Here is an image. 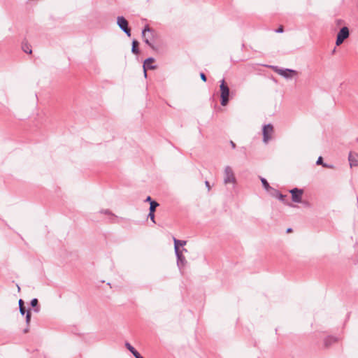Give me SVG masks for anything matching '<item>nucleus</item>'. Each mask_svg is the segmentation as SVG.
Listing matches in <instances>:
<instances>
[{
	"label": "nucleus",
	"mask_w": 358,
	"mask_h": 358,
	"mask_svg": "<svg viewBox=\"0 0 358 358\" xmlns=\"http://www.w3.org/2000/svg\"><path fill=\"white\" fill-rule=\"evenodd\" d=\"M132 355L135 358H143L137 350H136Z\"/></svg>",
	"instance_id": "obj_25"
},
{
	"label": "nucleus",
	"mask_w": 358,
	"mask_h": 358,
	"mask_svg": "<svg viewBox=\"0 0 358 358\" xmlns=\"http://www.w3.org/2000/svg\"><path fill=\"white\" fill-rule=\"evenodd\" d=\"M348 36L349 29L347 27H343L338 33L336 41V45H340L341 44H342L344 40L346 39Z\"/></svg>",
	"instance_id": "obj_6"
},
{
	"label": "nucleus",
	"mask_w": 358,
	"mask_h": 358,
	"mask_svg": "<svg viewBox=\"0 0 358 358\" xmlns=\"http://www.w3.org/2000/svg\"><path fill=\"white\" fill-rule=\"evenodd\" d=\"M348 159L350 166H358V154L350 152Z\"/></svg>",
	"instance_id": "obj_11"
},
{
	"label": "nucleus",
	"mask_w": 358,
	"mask_h": 358,
	"mask_svg": "<svg viewBox=\"0 0 358 358\" xmlns=\"http://www.w3.org/2000/svg\"><path fill=\"white\" fill-rule=\"evenodd\" d=\"M117 24L119 27L128 36H131V30L128 26L127 20L122 16H118L117 18Z\"/></svg>",
	"instance_id": "obj_4"
},
{
	"label": "nucleus",
	"mask_w": 358,
	"mask_h": 358,
	"mask_svg": "<svg viewBox=\"0 0 358 358\" xmlns=\"http://www.w3.org/2000/svg\"><path fill=\"white\" fill-rule=\"evenodd\" d=\"M19 308H20V313L22 315H24L25 314L26 310L24 306V301H22V299L19 300Z\"/></svg>",
	"instance_id": "obj_18"
},
{
	"label": "nucleus",
	"mask_w": 358,
	"mask_h": 358,
	"mask_svg": "<svg viewBox=\"0 0 358 358\" xmlns=\"http://www.w3.org/2000/svg\"><path fill=\"white\" fill-rule=\"evenodd\" d=\"M277 33H282L283 32V27L280 26L278 29L275 30Z\"/></svg>",
	"instance_id": "obj_29"
},
{
	"label": "nucleus",
	"mask_w": 358,
	"mask_h": 358,
	"mask_svg": "<svg viewBox=\"0 0 358 358\" xmlns=\"http://www.w3.org/2000/svg\"><path fill=\"white\" fill-rule=\"evenodd\" d=\"M24 333L28 332V329H25L24 330Z\"/></svg>",
	"instance_id": "obj_35"
},
{
	"label": "nucleus",
	"mask_w": 358,
	"mask_h": 358,
	"mask_svg": "<svg viewBox=\"0 0 358 358\" xmlns=\"http://www.w3.org/2000/svg\"><path fill=\"white\" fill-rule=\"evenodd\" d=\"M200 77H201V79L203 81V82H206V75L203 73H200Z\"/></svg>",
	"instance_id": "obj_28"
},
{
	"label": "nucleus",
	"mask_w": 358,
	"mask_h": 358,
	"mask_svg": "<svg viewBox=\"0 0 358 358\" xmlns=\"http://www.w3.org/2000/svg\"><path fill=\"white\" fill-rule=\"evenodd\" d=\"M125 347L128 350H129L132 354L136 350L129 343H125Z\"/></svg>",
	"instance_id": "obj_20"
},
{
	"label": "nucleus",
	"mask_w": 358,
	"mask_h": 358,
	"mask_svg": "<svg viewBox=\"0 0 358 358\" xmlns=\"http://www.w3.org/2000/svg\"><path fill=\"white\" fill-rule=\"evenodd\" d=\"M263 141L267 143L271 139L273 133V127L271 124H268L264 126L263 130Z\"/></svg>",
	"instance_id": "obj_5"
},
{
	"label": "nucleus",
	"mask_w": 358,
	"mask_h": 358,
	"mask_svg": "<svg viewBox=\"0 0 358 358\" xmlns=\"http://www.w3.org/2000/svg\"><path fill=\"white\" fill-rule=\"evenodd\" d=\"M261 182L262 183L264 188L266 191H269L270 189H272V190L273 189L271 188V187L269 185L268 182H267V180L265 178H261Z\"/></svg>",
	"instance_id": "obj_17"
},
{
	"label": "nucleus",
	"mask_w": 358,
	"mask_h": 358,
	"mask_svg": "<svg viewBox=\"0 0 358 358\" xmlns=\"http://www.w3.org/2000/svg\"><path fill=\"white\" fill-rule=\"evenodd\" d=\"M206 186L207 187L208 191L210 189V186L208 181L205 182Z\"/></svg>",
	"instance_id": "obj_32"
},
{
	"label": "nucleus",
	"mask_w": 358,
	"mask_h": 358,
	"mask_svg": "<svg viewBox=\"0 0 358 358\" xmlns=\"http://www.w3.org/2000/svg\"><path fill=\"white\" fill-rule=\"evenodd\" d=\"M138 45L139 43L136 40L132 41L131 52L134 54L138 55L139 53Z\"/></svg>",
	"instance_id": "obj_14"
},
{
	"label": "nucleus",
	"mask_w": 358,
	"mask_h": 358,
	"mask_svg": "<svg viewBox=\"0 0 358 358\" xmlns=\"http://www.w3.org/2000/svg\"><path fill=\"white\" fill-rule=\"evenodd\" d=\"M273 192L272 193V195L276 198H278L280 201H281L282 202H283L286 205H288V206H292V205L291 203H289L286 199H285V197L286 196L285 195H283L282 194H281L278 190H276V189H273Z\"/></svg>",
	"instance_id": "obj_10"
},
{
	"label": "nucleus",
	"mask_w": 358,
	"mask_h": 358,
	"mask_svg": "<svg viewBox=\"0 0 358 358\" xmlns=\"http://www.w3.org/2000/svg\"><path fill=\"white\" fill-rule=\"evenodd\" d=\"M30 320H31V313L29 310H28L26 314V322L27 324H29Z\"/></svg>",
	"instance_id": "obj_22"
},
{
	"label": "nucleus",
	"mask_w": 358,
	"mask_h": 358,
	"mask_svg": "<svg viewBox=\"0 0 358 358\" xmlns=\"http://www.w3.org/2000/svg\"><path fill=\"white\" fill-rule=\"evenodd\" d=\"M38 299H33L31 301V306L32 307H35L38 305Z\"/></svg>",
	"instance_id": "obj_24"
},
{
	"label": "nucleus",
	"mask_w": 358,
	"mask_h": 358,
	"mask_svg": "<svg viewBox=\"0 0 358 358\" xmlns=\"http://www.w3.org/2000/svg\"><path fill=\"white\" fill-rule=\"evenodd\" d=\"M292 194V200L295 203H301L303 190L302 189L294 188L289 191Z\"/></svg>",
	"instance_id": "obj_7"
},
{
	"label": "nucleus",
	"mask_w": 358,
	"mask_h": 358,
	"mask_svg": "<svg viewBox=\"0 0 358 358\" xmlns=\"http://www.w3.org/2000/svg\"><path fill=\"white\" fill-rule=\"evenodd\" d=\"M132 355L135 358H143L137 350H136Z\"/></svg>",
	"instance_id": "obj_26"
},
{
	"label": "nucleus",
	"mask_w": 358,
	"mask_h": 358,
	"mask_svg": "<svg viewBox=\"0 0 358 358\" xmlns=\"http://www.w3.org/2000/svg\"><path fill=\"white\" fill-rule=\"evenodd\" d=\"M271 68L278 75L282 76L285 79H292L298 75V72L290 69H280L275 66H271Z\"/></svg>",
	"instance_id": "obj_1"
},
{
	"label": "nucleus",
	"mask_w": 358,
	"mask_h": 358,
	"mask_svg": "<svg viewBox=\"0 0 358 358\" xmlns=\"http://www.w3.org/2000/svg\"><path fill=\"white\" fill-rule=\"evenodd\" d=\"M22 48L23 51L26 53L31 54L32 52L31 46L27 43H23Z\"/></svg>",
	"instance_id": "obj_15"
},
{
	"label": "nucleus",
	"mask_w": 358,
	"mask_h": 358,
	"mask_svg": "<svg viewBox=\"0 0 358 358\" xmlns=\"http://www.w3.org/2000/svg\"><path fill=\"white\" fill-rule=\"evenodd\" d=\"M316 164L317 165H322L324 167H327V165L326 164L323 163V159H322V157H318Z\"/></svg>",
	"instance_id": "obj_21"
},
{
	"label": "nucleus",
	"mask_w": 358,
	"mask_h": 358,
	"mask_svg": "<svg viewBox=\"0 0 358 358\" xmlns=\"http://www.w3.org/2000/svg\"><path fill=\"white\" fill-rule=\"evenodd\" d=\"M292 231V229L291 228H289L287 229V232L289 233V232H291Z\"/></svg>",
	"instance_id": "obj_34"
},
{
	"label": "nucleus",
	"mask_w": 358,
	"mask_h": 358,
	"mask_svg": "<svg viewBox=\"0 0 358 358\" xmlns=\"http://www.w3.org/2000/svg\"><path fill=\"white\" fill-rule=\"evenodd\" d=\"M175 253H176V257H177V264H178V265H180L181 264V265L183 266L185 264V262H186L185 257L182 255V252L177 247V245L176 246Z\"/></svg>",
	"instance_id": "obj_9"
},
{
	"label": "nucleus",
	"mask_w": 358,
	"mask_h": 358,
	"mask_svg": "<svg viewBox=\"0 0 358 358\" xmlns=\"http://www.w3.org/2000/svg\"><path fill=\"white\" fill-rule=\"evenodd\" d=\"M220 97H221V105L224 106L229 102V88L225 84V81L222 79L220 82Z\"/></svg>",
	"instance_id": "obj_2"
},
{
	"label": "nucleus",
	"mask_w": 358,
	"mask_h": 358,
	"mask_svg": "<svg viewBox=\"0 0 358 358\" xmlns=\"http://www.w3.org/2000/svg\"><path fill=\"white\" fill-rule=\"evenodd\" d=\"M145 202H149L150 204L151 203L152 201H154L153 200H152L151 197L150 196H148L146 199L145 200Z\"/></svg>",
	"instance_id": "obj_30"
},
{
	"label": "nucleus",
	"mask_w": 358,
	"mask_h": 358,
	"mask_svg": "<svg viewBox=\"0 0 358 358\" xmlns=\"http://www.w3.org/2000/svg\"><path fill=\"white\" fill-rule=\"evenodd\" d=\"M132 355L135 358H143L137 350H136Z\"/></svg>",
	"instance_id": "obj_27"
},
{
	"label": "nucleus",
	"mask_w": 358,
	"mask_h": 358,
	"mask_svg": "<svg viewBox=\"0 0 358 358\" xmlns=\"http://www.w3.org/2000/svg\"><path fill=\"white\" fill-rule=\"evenodd\" d=\"M230 144H231V148H232L233 149H235V148H236V144H235V143H234V141H230Z\"/></svg>",
	"instance_id": "obj_31"
},
{
	"label": "nucleus",
	"mask_w": 358,
	"mask_h": 358,
	"mask_svg": "<svg viewBox=\"0 0 358 358\" xmlns=\"http://www.w3.org/2000/svg\"><path fill=\"white\" fill-rule=\"evenodd\" d=\"M144 358V357H143Z\"/></svg>",
	"instance_id": "obj_36"
},
{
	"label": "nucleus",
	"mask_w": 358,
	"mask_h": 358,
	"mask_svg": "<svg viewBox=\"0 0 358 358\" xmlns=\"http://www.w3.org/2000/svg\"><path fill=\"white\" fill-rule=\"evenodd\" d=\"M173 242H174V249L175 250H176V245L179 248V246H183V245H186V243H187L185 241L178 240L174 237H173Z\"/></svg>",
	"instance_id": "obj_16"
},
{
	"label": "nucleus",
	"mask_w": 358,
	"mask_h": 358,
	"mask_svg": "<svg viewBox=\"0 0 358 358\" xmlns=\"http://www.w3.org/2000/svg\"><path fill=\"white\" fill-rule=\"evenodd\" d=\"M148 217H150V220H152V222L153 223H155V213H153V212H149Z\"/></svg>",
	"instance_id": "obj_23"
},
{
	"label": "nucleus",
	"mask_w": 358,
	"mask_h": 358,
	"mask_svg": "<svg viewBox=\"0 0 358 358\" xmlns=\"http://www.w3.org/2000/svg\"><path fill=\"white\" fill-rule=\"evenodd\" d=\"M155 62V59L152 57H149L146 59L143 64V70H144V76L145 77L147 76V69H155L156 66L153 65V62Z\"/></svg>",
	"instance_id": "obj_8"
},
{
	"label": "nucleus",
	"mask_w": 358,
	"mask_h": 358,
	"mask_svg": "<svg viewBox=\"0 0 358 358\" xmlns=\"http://www.w3.org/2000/svg\"><path fill=\"white\" fill-rule=\"evenodd\" d=\"M337 339L335 337L328 336L324 339V343L326 347H329L333 343H335Z\"/></svg>",
	"instance_id": "obj_13"
},
{
	"label": "nucleus",
	"mask_w": 358,
	"mask_h": 358,
	"mask_svg": "<svg viewBox=\"0 0 358 358\" xmlns=\"http://www.w3.org/2000/svg\"><path fill=\"white\" fill-rule=\"evenodd\" d=\"M236 178L234 173V171L229 166H227L224 169V184L228 183H236Z\"/></svg>",
	"instance_id": "obj_3"
},
{
	"label": "nucleus",
	"mask_w": 358,
	"mask_h": 358,
	"mask_svg": "<svg viewBox=\"0 0 358 358\" xmlns=\"http://www.w3.org/2000/svg\"><path fill=\"white\" fill-rule=\"evenodd\" d=\"M101 213H105V214H108L109 211L108 210H106L104 211H101Z\"/></svg>",
	"instance_id": "obj_33"
},
{
	"label": "nucleus",
	"mask_w": 358,
	"mask_h": 358,
	"mask_svg": "<svg viewBox=\"0 0 358 358\" xmlns=\"http://www.w3.org/2000/svg\"><path fill=\"white\" fill-rule=\"evenodd\" d=\"M157 206H159V203L157 201H152L150 204V212L155 213Z\"/></svg>",
	"instance_id": "obj_19"
},
{
	"label": "nucleus",
	"mask_w": 358,
	"mask_h": 358,
	"mask_svg": "<svg viewBox=\"0 0 358 358\" xmlns=\"http://www.w3.org/2000/svg\"><path fill=\"white\" fill-rule=\"evenodd\" d=\"M152 29L148 27L145 26V27L143 29L142 31L143 37L144 38V42L148 44L149 46L152 48V45L150 43L149 39L148 38H145V34L146 32H150Z\"/></svg>",
	"instance_id": "obj_12"
}]
</instances>
